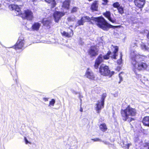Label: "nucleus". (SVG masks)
Listing matches in <instances>:
<instances>
[{
    "label": "nucleus",
    "mask_w": 149,
    "mask_h": 149,
    "mask_svg": "<svg viewBox=\"0 0 149 149\" xmlns=\"http://www.w3.org/2000/svg\"><path fill=\"white\" fill-rule=\"evenodd\" d=\"M104 2L107 3V0H102Z\"/></svg>",
    "instance_id": "obj_43"
},
{
    "label": "nucleus",
    "mask_w": 149,
    "mask_h": 149,
    "mask_svg": "<svg viewBox=\"0 0 149 149\" xmlns=\"http://www.w3.org/2000/svg\"><path fill=\"white\" fill-rule=\"evenodd\" d=\"M83 109H82V108L81 107H80V111H81V112H82L83 111Z\"/></svg>",
    "instance_id": "obj_39"
},
{
    "label": "nucleus",
    "mask_w": 149,
    "mask_h": 149,
    "mask_svg": "<svg viewBox=\"0 0 149 149\" xmlns=\"http://www.w3.org/2000/svg\"><path fill=\"white\" fill-rule=\"evenodd\" d=\"M100 130L103 132L106 131L107 130V127L105 124L103 123L100 126Z\"/></svg>",
    "instance_id": "obj_22"
},
{
    "label": "nucleus",
    "mask_w": 149,
    "mask_h": 149,
    "mask_svg": "<svg viewBox=\"0 0 149 149\" xmlns=\"http://www.w3.org/2000/svg\"><path fill=\"white\" fill-rule=\"evenodd\" d=\"M24 40L23 37L19 38L15 45V47L16 49H21L23 46Z\"/></svg>",
    "instance_id": "obj_9"
},
{
    "label": "nucleus",
    "mask_w": 149,
    "mask_h": 149,
    "mask_svg": "<svg viewBox=\"0 0 149 149\" xmlns=\"http://www.w3.org/2000/svg\"><path fill=\"white\" fill-rule=\"evenodd\" d=\"M104 15L105 17H107L108 19L112 23H114L115 22V21L114 20H112L110 16V13L109 11L107 12L106 13L104 14Z\"/></svg>",
    "instance_id": "obj_20"
},
{
    "label": "nucleus",
    "mask_w": 149,
    "mask_h": 149,
    "mask_svg": "<svg viewBox=\"0 0 149 149\" xmlns=\"http://www.w3.org/2000/svg\"><path fill=\"white\" fill-rule=\"evenodd\" d=\"M43 99L44 101L46 102L48 101V98L44 97L43 98Z\"/></svg>",
    "instance_id": "obj_36"
},
{
    "label": "nucleus",
    "mask_w": 149,
    "mask_h": 149,
    "mask_svg": "<svg viewBox=\"0 0 149 149\" xmlns=\"http://www.w3.org/2000/svg\"><path fill=\"white\" fill-rule=\"evenodd\" d=\"M103 142L106 144H109V143L108 142H106L105 141H103Z\"/></svg>",
    "instance_id": "obj_38"
},
{
    "label": "nucleus",
    "mask_w": 149,
    "mask_h": 149,
    "mask_svg": "<svg viewBox=\"0 0 149 149\" xmlns=\"http://www.w3.org/2000/svg\"><path fill=\"white\" fill-rule=\"evenodd\" d=\"M72 93H74V94H77V92H75V91H72Z\"/></svg>",
    "instance_id": "obj_41"
},
{
    "label": "nucleus",
    "mask_w": 149,
    "mask_h": 149,
    "mask_svg": "<svg viewBox=\"0 0 149 149\" xmlns=\"http://www.w3.org/2000/svg\"><path fill=\"white\" fill-rule=\"evenodd\" d=\"M111 48L114 49L113 52V55L111 56V57L114 59H116V56H117L116 54V52L118 50V47L117 46H113L112 45H111Z\"/></svg>",
    "instance_id": "obj_15"
},
{
    "label": "nucleus",
    "mask_w": 149,
    "mask_h": 149,
    "mask_svg": "<svg viewBox=\"0 0 149 149\" xmlns=\"http://www.w3.org/2000/svg\"><path fill=\"white\" fill-rule=\"evenodd\" d=\"M70 27H72V26H70Z\"/></svg>",
    "instance_id": "obj_47"
},
{
    "label": "nucleus",
    "mask_w": 149,
    "mask_h": 149,
    "mask_svg": "<svg viewBox=\"0 0 149 149\" xmlns=\"http://www.w3.org/2000/svg\"><path fill=\"white\" fill-rule=\"evenodd\" d=\"M98 5L97 1H95L91 6V9L93 11H96L98 9Z\"/></svg>",
    "instance_id": "obj_17"
},
{
    "label": "nucleus",
    "mask_w": 149,
    "mask_h": 149,
    "mask_svg": "<svg viewBox=\"0 0 149 149\" xmlns=\"http://www.w3.org/2000/svg\"><path fill=\"white\" fill-rule=\"evenodd\" d=\"M98 50L97 47L92 46L89 50V53L91 56H95L98 54Z\"/></svg>",
    "instance_id": "obj_8"
},
{
    "label": "nucleus",
    "mask_w": 149,
    "mask_h": 149,
    "mask_svg": "<svg viewBox=\"0 0 149 149\" xmlns=\"http://www.w3.org/2000/svg\"><path fill=\"white\" fill-rule=\"evenodd\" d=\"M141 46L142 49L143 50L149 51V48L147 47L144 43H142L141 45Z\"/></svg>",
    "instance_id": "obj_23"
},
{
    "label": "nucleus",
    "mask_w": 149,
    "mask_h": 149,
    "mask_svg": "<svg viewBox=\"0 0 149 149\" xmlns=\"http://www.w3.org/2000/svg\"><path fill=\"white\" fill-rule=\"evenodd\" d=\"M81 18L84 23L86 22L90 21L91 20H95L97 22L96 24L97 26L104 30H107L108 29L113 27V26L107 23L102 17L95 18L92 17L91 18L88 16H83Z\"/></svg>",
    "instance_id": "obj_2"
},
{
    "label": "nucleus",
    "mask_w": 149,
    "mask_h": 149,
    "mask_svg": "<svg viewBox=\"0 0 149 149\" xmlns=\"http://www.w3.org/2000/svg\"><path fill=\"white\" fill-rule=\"evenodd\" d=\"M24 141L26 144H27L28 143L30 144H31V143L29 141L26 137H24Z\"/></svg>",
    "instance_id": "obj_33"
},
{
    "label": "nucleus",
    "mask_w": 149,
    "mask_h": 149,
    "mask_svg": "<svg viewBox=\"0 0 149 149\" xmlns=\"http://www.w3.org/2000/svg\"><path fill=\"white\" fill-rule=\"evenodd\" d=\"M42 23L44 26L48 28H49L51 24V21L47 18H44L42 20Z\"/></svg>",
    "instance_id": "obj_13"
},
{
    "label": "nucleus",
    "mask_w": 149,
    "mask_h": 149,
    "mask_svg": "<svg viewBox=\"0 0 149 149\" xmlns=\"http://www.w3.org/2000/svg\"><path fill=\"white\" fill-rule=\"evenodd\" d=\"M120 69V67H118L116 69V70H117L118 71H119Z\"/></svg>",
    "instance_id": "obj_37"
},
{
    "label": "nucleus",
    "mask_w": 149,
    "mask_h": 149,
    "mask_svg": "<svg viewBox=\"0 0 149 149\" xmlns=\"http://www.w3.org/2000/svg\"><path fill=\"white\" fill-rule=\"evenodd\" d=\"M77 24H78V25H77V26L83 25L84 22H83V20H81V18L80 20L78 21Z\"/></svg>",
    "instance_id": "obj_29"
},
{
    "label": "nucleus",
    "mask_w": 149,
    "mask_h": 149,
    "mask_svg": "<svg viewBox=\"0 0 149 149\" xmlns=\"http://www.w3.org/2000/svg\"><path fill=\"white\" fill-rule=\"evenodd\" d=\"M122 73H120L119 75L120 81L119 82V83H120L121 81H122L123 80V78L121 76V74H122Z\"/></svg>",
    "instance_id": "obj_34"
},
{
    "label": "nucleus",
    "mask_w": 149,
    "mask_h": 149,
    "mask_svg": "<svg viewBox=\"0 0 149 149\" xmlns=\"http://www.w3.org/2000/svg\"><path fill=\"white\" fill-rule=\"evenodd\" d=\"M9 8L11 10H15L16 12L17 15H21V17L23 18L28 20H31L33 18V13L31 11L29 10H25L23 13L22 14L20 11V8L17 5L12 4L10 5Z\"/></svg>",
    "instance_id": "obj_3"
},
{
    "label": "nucleus",
    "mask_w": 149,
    "mask_h": 149,
    "mask_svg": "<svg viewBox=\"0 0 149 149\" xmlns=\"http://www.w3.org/2000/svg\"><path fill=\"white\" fill-rule=\"evenodd\" d=\"M131 120H132V119H133V118H131Z\"/></svg>",
    "instance_id": "obj_45"
},
{
    "label": "nucleus",
    "mask_w": 149,
    "mask_h": 149,
    "mask_svg": "<svg viewBox=\"0 0 149 149\" xmlns=\"http://www.w3.org/2000/svg\"><path fill=\"white\" fill-rule=\"evenodd\" d=\"M101 43H101V42L100 43V44H101Z\"/></svg>",
    "instance_id": "obj_46"
},
{
    "label": "nucleus",
    "mask_w": 149,
    "mask_h": 149,
    "mask_svg": "<svg viewBox=\"0 0 149 149\" xmlns=\"http://www.w3.org/2000/svg\"><path fill=\"white\" fill-rule=\"evenodd\" d=\"M145 0H134L135 4L137 7L139 8H142L145 4Z\"/></svg>",
    "instance_id": "obj_12"
},
{
    "label": "nucleus",
    "mask_w": 149,
    "mask_h": 149,
    "mask_svg": "<svg viewBox=\"0 0 149 149\" xmlns=\"http://www.w3.org/2000/svg\"><path fill=\"white\" fill-rule=\"evenodd\" d=\"M91 140L94 141H101V140L98 138H95L93 139H92Z\"/></svg>",
    "instance_id": "obj_31"
},
{
    "label": "nucleus",
    "mask_w": 149,
    "mask_h": 149,
    "mask_svg": "<svg viewBox=\"0 0 149 149\" xmlns=\"http://www.w3.org/2000/svg\"><path fill=\"white\" fill-rule=\"evenodd\" d=\"M71 32L68 33L64 31H61V33L62 36L68 38L71 37L73 35V32L72 30H71Z\"/></svg>",
    "instance_id": "obj_14"
},
{
    "label": "nucleus",
    "mask_w": 149,
    "mask_h": 149,
    "mask_svg": "<svg viewBox=\"0 0 149 149\" xmlns=\"http://www.w3.org/2000/svg\"><path fill=\"white\" fill-rule=\"evenodd\" d=\"M67 20L69 22H74L75 20V17L74 16H70L67 18Z\"/></svg>",
    "instance_id": "obj_24"
},
{
    "label": "nucleus",
    "mask_w": 149,
    "mask_h": 149,
    "mask_svg": "<svg viewBox=\"0 0 149 149\" xmlns=\"http://www.w3.org/2000/svg\"><path fill=\"white\" fill-rule=\"evenodd\" d=\"M131 58V63L133 69L139 70H144L147 68V65L145 63L139 61H140L142 56L136 54L134 51H132L130 54Z\"/></svg>",
    "instance_id": "obj_1"
},
{
    "label": "nucleus",
    "mask_w": 149,
    "mask_h": 149,
    "mask_svg": "<svg viewBox=\"0 0 149 149\" xmlns=\"http://www.w3.org/2000/svg\"><path fill=\"white\" fill-rule=\"evenodd\" d=\"M65 13L61 12L56 11L54 14V17L55 21L58 22L61 17L64 16Z\"/></svg>",
    "instance_id": "obj_10"
},
{
    "label": "nucleus",
    "mask_w": 149,
    "mask_h": 149,
    "mask_svg": "<svg viewBox=\"0 0 149 149\" xmlns=\"http://www.w3.org/2000/svg\"><path fill=\"white\" fill-rule=\"evenodd\" d=\"M147 38L149 39V32L148 33L147 35Z\"/></svg>",
    "instance_id": "obj_40"
},
{
    "label": "nucleus",
    "mask_w": 149,
    "mask_h": 149,
    "mask_svg": "<svg viewBox=\"0 0 149 149\" xmlns=\"http://www.w3.org/2000/svg\"><path fill=\"white\" fill-rule=\"evenodd\" d=\"M99 71L101 75L104 76H109L111 77L114 73L113 71L110 72L108 67L103 64L100 65Z\"/></svg>",
    "instance_id": "obj_5"
},
{
    "label": "nucleus",
    "mask_w": 149,
    "mask_h": 149,
    "mask_svg": "<svg viewBox=\"0 0 149 149\" xmlns=\"http://www.w3.org/2000/svg\"><path fill=\"white\" fill-rule=\"evenodd\" d=\"M41 26L40 24L36 22L34 23L32 26L31 29L32 31H38Z\"/></svg>",
    "instance_id": "obj_16"
},
{
    "label": "nucleus",
    "mask_w": 149,
    "mask_h": 149,
    "mask_svg": "<svg viewBox=\"0 0 149 149\" xmlns=\"http://www.w3.org/2000/svg\"><path fill=\"white\" fill-rule=\"evenodd\" d=\"M127 145L128 146V148L129 146L131 145V143H128L127 144Z\"/></svg>",
    "instance_id": "obj_42"
},
{
    "label": "nucleus",
    "mask_w": 149,
    "mask_h": 149,
    "mask_svg": "<svg viewBox=\"0 0 149 149\" xmlns=\"http://www.w3.org/2000/svg\"><path fill=\"white\" fill-rule=\"evenodd\" d=\"M70 1V0H66L64 1L62 5V7L67 9H68L69 7Z\"/></svg>",
    "instance_id": "obj_18"
},
{
    "label": "nucleus",
    "mask_w": 149,
    "mask_h": 149,
    "mask_svg": "<svg viewBox=\"0 0 149 149\" xmlns=\"http://www.w3.org/2000/svg\"><path fill=\"white\" fill-rule=\"evenodd\" d=\"M85 76L87 78L91 80H94L95 78V76L93 72L89 68H88L86 71Z\"/></svg>",
    "instance_id": "obj_11"
},
{
    "label": "nucleus",
    "mask_w": 149,
    "mask_h": 149,
    "mask_svg": "<svg viewBox=\"0 0 149 149\" xmlns=\"http://www.w3.org/2000/svg\"><path fill=\"white\" fill-rule=\"evenodd\" d=\"M122 55L121 53L120 54V58L117 61V63L118 64H121L122 62Z\"/></svg>",
    "instance_id": "obj_30"
},
{
    "label": "nucleus",
    "mask_w": 149,
    "mask_h": 149,
    "mask_svg": "<svg viewBox=\"0 0 149 149\" xmlns=\"http://www.w3.org/2000/svg\"><path fill=\"white\" fill-rule=\"evenodd\" d=\"M117 9L118 10V11L121 14L123 13V8L122 6H120Z\"/></svg>",
    "instance_id": "obj_25"
},
{
    "label": "nucleus",
    "mask_w": 149,
    "mask_h": 149,
    "mask_svg": "<svg viewBox=\"0 0 149 149\" xmlns=\"http://www.w3.org/2000/svg\"><path fill=\"white\" fill-rule=\"evenodd\" d=\"M78 8L76 7H74L72 10V13H74L76 12L78 10Z\"/></svg>",
    "instance_id": "obj_32"
},
{
    "label": "nucleus",
    "mask_w": 149,
    "mask_h": 149,
    "mask_svg": "<svg viewBox=\"0 0 149 149\" xmlns=\"http://www.w3.org/2000/svg\"><path fill=\"white\" fill-rule=\"evenodd\" d=\"M141 149H149V143H145L143 145V147Z\"/></svg>",
    "instance_id": "obj_26"
},
{
    "label": "nucleus",
    "mask_w": 149,
    "mask_h": 149,
    "mask_svg": "<svg viewBox=\"0 0 149 149\" xmlns=\"http://www.w3.org/2000/svg\"><path fill=\"white\" fill-rule=\"evenodd\" d=\"M113 6L115 8H118L120 6V5L118 2H116L113 4Z\"/></svg>",
    "instance_id": "obj_28"
},
{
    "label": "nucleus",
    "mask_w": 149,
    "mask_h": 149,
    "mask_svg": "<svg viewBox=\"0 0 149 149\" xmlns=\"http://www.w3.org/2000/svg\"><path fill=\"white\" fill-rule=\"evenodd\" d=\"M46 2L51 4L52 8L54 7L56 5V3L55 0H44Z\"/></svg>",
    "instance_id": "obj_21"
},
{
    "label": "nucleus",
    "mask_w": 149,
    "mask_h": 149,
    "mask_svg": "<svg viewBox=\"0 0 149 149\" xmlns=\"http://www.w3.org/2000/svg\"><path fill=\"white\" fill-rule=\"evenodd\" d=\"M105 97H102L100 100H99L96 104L95 109L97 113H100L101 109L104 107Z\"/></svg>",
    "instance_id": "obj_7"
},
{
    "label": "nucleus",
    "mask_w": 149,
    "mask_h": 149,
    "mask_svg": "<svg viewBox=\"0 0 149 149\" xmlns=\"http://www.w3.org/2000/svg\"><path fill=\"white\" fill-rule=\"evenodd\" d=\"M1 4L0 3V7H1Z\"/></svg>",
    "instance_id": "obj_44"
},
{
    "label": "nucleus",
    "mask_w": 149,
    "mask_h": 149,
    "mask_svg": "<svg viewBox=\"0 0 149 149\" xmlns=\"http://www.w3.org/2000/svg\"><path fill=\"white\" fill-rule=\"evenodd\" d=\"M55 101L54 99H52L51 100L50 102L49 106H50V105L54 106V103H55Z\"/></svg>",
    "instance_id": "obj_27"
},
{
    "label": "nucleus",
    "mask_w": 149,
    "mask_h": 149,
    "mask_svg": "<svg viewBox=\"0 0 149 149\" xmlns=\"http://www.w3.org/2000/svg\"><path fill=\"white\" fill-rule=\"evenodd\" d=\"M111 52H109L107 54L104 56L102 55H100L96 59L94 65L95 68L97 69L100 64L104 60H107L109 58V55H110Z\"/></svg>",
    "instance_id": "obj_6"
},
{
    "label": "nucleus",
    "mask_w": 149,
    "mask_h": 149,
    "mask_svg": "<svg viewBox=\"0 0 149 149\" xmlns=\"http://www.w3.org/2000/svg\"><path fill=\"white\" fill-rule=\"evenodd\" d=\"M136 45V42L135 43H134V44H132L131 45L132 47H135V48H136V47H137V45Z\"/></svg>",
    "instance_id": "obj_35"
},
{
    "label": "nucleus",
    "mask_w": 149,
    "mask_h": 149,
    "mask_svg": "<svg viewBox=\"0 0 149 149\" xmlns=\"http://www.w3.org/2000/svg\"><path fill=\"white\" fill-rule=\"evenodd\" d=\"M142 122L143 124L147 126H149V116L144 117L143 120Z\"/></svg>",
    "instance_id": "obj_19"
},
{
    "label": "nucleus",
    "mask_w": 149,
    "mask_h": 149,
    "mask_svg": "<svg viewBox=\"0 0 149 149\" xmlns=\"http://www.w3.org/2000/svg\"><path fill=\"white\" fill-rule=\"evenodd\" d=\"M136 113V111L135 109L129 107H128L124 110H122L121 111V113L123 119L125 121L131 118V116H135Z\"/></svg>",
    "instance_id": "obj_4"
}]
</instances>
